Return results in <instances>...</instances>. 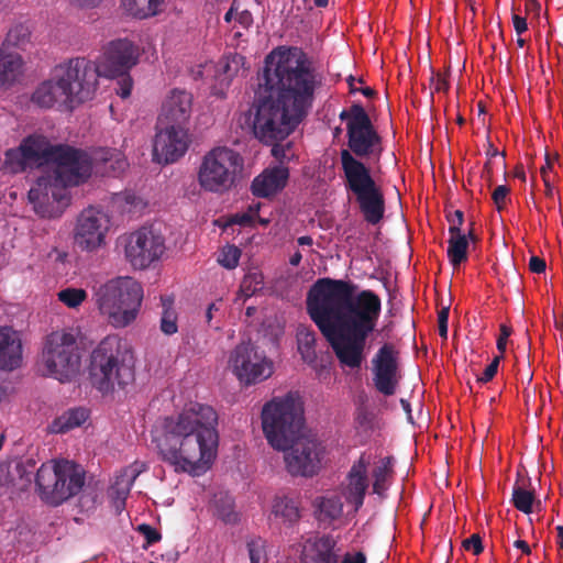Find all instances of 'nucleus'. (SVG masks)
Returning <instances> with one entry per match:
<instances>
[{"label":"nucleus","mask_w":563,"mask_h":563,"mask_svg":"<svg viewBox=\"0 0 563 563\" xmlns=\"http://www.w3.org/2000/svg\"><path fill=\"white\" fill-rule=\"evenodd\" d=\"M320 86L321 76L300 48L279 47L266 56L252 130L260 142L273 146L275 157H285V148L277 142L307 115Z\"/></svg>","instance_id":"1"},{"label":"nucleus","mask_w":563,"mask_h":563,"mask_svg":"<svg viewBox=\"0 0 563 563\" xmlns=\"http://www.w3.org/2000/svg\"><path fill=\"white\" fill-rule=\"evenodd\" d=\"M306 308L341 366L360 368L380 317V297L369 289L357 291L352 282L324 277L309 289Z\"/></svg>","instance_id":"2"},{"label":"nucleus","mask_w":563,"mask_h":563,"mask_svg":"<svg viewBox=\"0 0 563 563\" xmlns=\"http://www.w3.org/2000/svg\"><path fill=\"white\" fill-rule=\"evenodd\" d=\"M31 163L52 164L29 190V200L42 218H59L70 202L68 187L79 186L91 176L88 153L69 145H52L42 134H31L21 142Z\"/></svg>","instance_id":"3"},{"label":"nucleus","mask_w":563,"mask_h":563,"mask_svg":"<svg viewBox=\"0 0 563 563\" xmlns=\"http://www.w3.org/2000/svg\"><path fill=\"white\" fill-rule=\"evenodd\" d=\"M217 420L213 408L199 402H190L178 415L164 418L153 433L162 461L178 473L206 472L217 454Z\"/></svg>","instance_id":"4"},{"label":"nucleus","mask_w":563,"mask_h":563,"mask_svg":"<svg viewBox=\"0 0 563 563\" xmlns=\"http://www.w3.org/2000/svg\"><path fill=\"white\" fill-rule=\"evenodd\" d=\"M339 118L346 123L347 148L340 152L344 187L353 195L364 220L376 225L385 214V197L372 176L371 168L361 159L380 156L382 136L360 103L342 110Z\"/></svg>","instance_id":"5"},{"label":"nucleus","mask_w":563,"mask_h":563,"mask_svg":"<svg viewBox=\"0 0 563 563\" xmlns=\"http://www.w3.org/2000/svg\"><path fill=\"white\" fill-rule=\"evenodd\" d=\"M134 365L132 351L118 336L108 335L91 353L92 385L102 394L124 388L134 380Z\"/></svg>","instance_id":"6"},{"label":"nucleus","mask_w":563,"mask_h":563,"mask_svg":"<svg viewBox=\"0 0 563 563\" xmlns=\"http://www.w3.org/2000/svg\"><path fill=\"white\" fill-rule=\"evenodd\" d=\"M96 303L115 328L131 324L137 317L142 300V285L132 277H118L95 288Z\"/></svg>","instance_id":"7"},{"label":"nucleus","mask_w":563,"mask_h":563,"mask_svg":"<svg viewBox=\"0 0 563 563\" xmlns=\"http://www.w3.org/2000/svg\"><path fill=\"white\" fill-rule=\"evenodd\" d=\"M303 409L288 394L275 397L262 409V427L267 442L276 450L286 451L303 428Z\"/></svg>","instance_id":"8"},{"label":"nucleus","mask_w":563,"mask_h":563,"mask_svg":"<svg viewBox=\"0 0 563 563\" xmlns=\"http://www.w3.org/2000/svg\"><path fill=\"white\" fill-rule=\"evenodd\" d=\"M85 482L84 468L68 460L43 463L35 476L41 499L55 507L80 493Z\"/></svg>","instance_id":"9"},{"label":"nucleus","mask_w":563,"mask_h":563,"mask_svg":"<svg viewBox=\"0 0 563 563\" xmlns=\"http://www.w3.org/2000/svg\"><path fill=\"white\" fill-rule=\"evenodd\" d=\"M80 367V349L71 330H57L46 335L41 354L44 376L69 383L77 377Z\"/></svg>","instance_id":"10"},{"label":"nucleus","mask_w":563,"mask_h":563,"mask_svg":"<svg viewBox=\"0 0 563 563\" xmlns=\"http://www.w3.org/2000/svg\"><path fill=\"white\" fill-rule=\"evenodd\" d=\"M243 165V157L236 151L227 146L214 147L201 159L198 183L206 191L227 192L235 185Z\"/></svg>","instance_id":"11"},{"label":"nucleus","mask_w":563,"mask_h":563,"mask_svg":"<svg viewBox=\"0 0 563 563\" xmlns=\"http://www.w3.org/2000/svg\"><path fill=\"white\" fill-rule=\"evenodd\" d=\"M54 69L76 106L93 98L101 75L96 63L85 57H76L57 65Z\"/></svg>","instance_id":"12"},{"label":"nucleus","mask_w":563,"mask_h":563,"mask_svg":"<svg viewBox=\"0 0 563 563\" xmlns=\"http://www.w3.org/2000/svg\"><path fill=\"white\" fill-rule=\"evenodd\" d=\"M165 239L151 227H142L124 238V254L134 269H146L165 252Z\"/></svg>","instance_id":"13"},{"label":"nucleus","mask_w":563,"mask_h":563,"mask_svg":"<svg viewBox=\"0 0 563 563\" xmlns=\"http://www.w3.org/2000/svg\"><path fill=\"white\" fill-rule=\"evenodd\" d=\"M228 367L244 385L265 380L273 373L272 363L253 344L244 342L231 351Z\"/></svg>","instance_id":"14"},{"label":"nucleus","mask_w":563,"mask_h":563,"mask_svg":"<svg viewBox=\"0 0 563 563\" xmlns=\"http://www.w3.org/2000/svg\"><path fill=\"white\" fill-rule=\"evenodd\" d=\"M110 228V217L101 208L88 207L76 220L74 243L81 251L93 252L106 244V235Z\"/></svg>","instance_id":"15"},{"label":"nucleus","mask_w":563,"mask_h":563,"mask_svg":"<svg viewBox=\"0 0 563 563\" xmlns=\"http://www.w3.org/2000/svg\"><path fill=\"white\" fill-rule=\"evenodd\" d=\"M285 462L288 473L292 476L311 477L320 470L322 446L321 443L310 437L300 434L288 446Z\"/></svg>","instance_id":"16"},{"label":"nucleus","mask_w":563,"mask_h":563,"mask_svg":"<svg viewBox=\"0 0 563 563\" xmlns=\"http://www.w3.org/2000/svg\"><path fill=\"white\" fill-rule=\"evenodd\" d=\"M190 136L187 126L158 125L153 143V158L159 164H172L188 151Z\"/></svg>","instance_id":"17"},{"label":"nucleus","mask_w":563,"mask_h":563,"mask_svg":"<svg viewBox=\"0 0 563 563\" xmlns=\"http://www.w3.org/2000/svg\"><path fill=\"white\" fill-rule=\"evenodd\" d=\"M373 382L376 390L393 396L401 379L399 352L391 343L383 344L372 360Z\"/></svg>","instance_id":"18"},{"label":"nucleus","mask_w":563,"mask_h":563,"mask_svg":"<svg viewBox=\"0 0 563 563\" xmlns=\"http://www.w3.org/2000/svg\"><path fill=\"white\" fill-rule=\"evenodd\" d=\"M139 47L128 38L109 42L104 47L97 67L106 77L126 75L137 64Z\"/></svg>","instance_id":"19"},{"label":"nucleus","mask_w":563,"mask_h":563,"mask_svg":"<svg viewBox=\"0 0 563 563\" xmlns=\"http://www.w3.org/2000/svg\"><path fill=\"white\" fill-rule=\"evenodd\" d=\"M191 112L192 95L187 90L174 88L162 103L157 123L187 126Z\"/></svg>","instance_id":"20"},{"label":"nucleus","mask_w":563,"mask_h":563,"mask_svg":"<svg viewBox=\"0 0 563 563\" xmlns=\"http://www.w3.org/2000/svg\"><path fill=\"white\" fill-rule=\"evenodd\" d=\"M369 457L363 453L358 460L354 461L346 477L342 484V495L349 505L354 507V511L364 504V498L368 488L367 468Z\"/></svg>","instance_id":"21"},{"label":"nucleus","mask_w":563,"mask_h":563,"mask_svg":"<svg viewBox=\"0 0 563 563\" xmlns=\"http://www.w3.org/2000/svg\"><path fill=\"white\" fill-rule=\"evenodd\" d=\"M31 101L40 108L49 109L55 106L71 110L76 107L64 85L54 70L52 77L41 82L31 96Z\"/></svg>","instance_id":"22"},{"label":"nucleus","mask_w":563,"mask_h":563,"mask_svg":"<svg viewBox=\"0 0 563 563\" xmlns=\"http://www.w3.org/2000/svg\"><path fill=\"white\" fill-rule=\"evenodd\" d=\"M91 159V172L108 177H119L129 166L124 154L117 148H98L92 155L88 154Z\"/></svg>","instance_id":"23"},{"label":"nucleus","mask_w":563,"mask_h":563,"mask_svg":"<svg viewBox=\"0 0 563 563\" xmlns=\"http://www.w3.org/2000/svg\"><path fill=\"white\" fill-rule=\"evenodd\" d=\"M22 362V342L11 327H0V368L13 371Z\"/></svg>","instance_id":"24"},{"label":"nucleus","mask_w":563,"mask_h":563,"mask_svg":"<svg viewBox=\"0 0 563 563\" xmlns=\"http://www.w3.org/2000/svg\"><path fill=\"white\" fill-rule=\"evenodd\" d=\"M288 177L289 172L286 167L266 169L253 179L252 194L261 198L273 196L286 186Z\"/></svg>","instance_id":"25"},{"label":"nucleus","mask_w":563,"mask_h":563,"mask_svg":"<svg viewBox=\"0 0 563 563\" xmlns=\"http://www.w3.org/2000/svg\"><path fill=\"white\" fill-rule=\"evenodd\" d=\"M341 549L334 537L323 534L310 541L305 553V563H339Z\"/></svg>","instance_id":"26"},{"label":"nucleus","mask_w":563,"mask_h":563,"mask_svg":"<svg viewBox=\"0 0 563 563\" xmlns=\"http://www.w3.org/2000/svg\"><path fill=\"white\" fill-rule=\"evenodd\" d=\"M33 466L32 460H27L26 464L18 462L13 468L10 463H0V486L25 489L32 482V471L29 467Z\"/></svg>","instance_id":"27"},{"label":"nucleus","mask_w":563,"mask_h":563,"mask_svg":"<svg viewBox=\"0 0 563 563\" xmlns=\"http://www.w3.org/2000/svg\"><path fill=\"white\" fill-rule=\"evenodd\" d=\"M272 512L284 523L294 526L301 518L300 501L287 495H278L273 500Z\"/></svg>","instance_id":"28"},{"label":"nucleus","mask_w":563,"mask_h":563,"mask_svg":"<svg viewBox=\"0 0 563 563\" xmlns=\"http://www.w3.org/2000/svg\"><path fill=\"white\" fill-rule=\"evenodd\" d=\"M89 417L87 409L82 407L70 408L53 420L49 429L54 433H66L80 427Z\"/></svg>","instance_id":"29"},{"label":"nucleus","mask_w":563,"mask_h":563,"mask_svg":"<svg viewBox=\"0 0 563 563\" xmlns=\"http://www.w3.org/2000/svg\"><path fill=\"white\" fill-rule=\"evenodd\" d=\"M314 506L316 516L320 522L331 523L343 514V504L338 496L318 497Z\"/></svg>","instance_id":"30"},{"label":"nucleus","mask_w":563,"mask_h":563,"mask_svg":"<svg viewBox=\"0 0 563 563\" xmlns=\"http://www.w3.org/2000/svg\"><path fill=\"white\" fill-rule=\"evenodd\" d=\"M394 459L391 456H386L380 459L374 466L372 471L373 477V494L378 496H384L385 492L388 488V479L393 476L394 473Z\"/></svg>","instance_id":"31"},{"label":"nucleus","mask_w":563,"mask_h":563,"mask_svg":"<svg viewBox=\"0 0 563 563\" xmlns=\"http://www.w3.org/2000/svg\"><path fill=\"white\" fill-rule=\"evenodd\" d=\"M32 31L26 23H14L8 30L5 37L2 42V47L25 49L31 44Z\"/></svg>","instance_id":"32"},{"label":"nucleus","mask_w":563,"mask_h":563,"mask_svg":"<svg viewBox=\"0 0 563 563\" xmlns=\"http://www.w3.org/2000/svg\"><path fill=\"white\" fill-rule=\"evenodd\" d=\"M298 352L302 360L312 363L316 357V332L312 328L300 324L296 332Z\"/></svg>","instance_id":"33"},{"label":"nucleus","mask_w":563,"mask_h":563,"mask_svg":"<svg viewBox=\"0 0 563 563\" xmlns=\"http://www.w3.org/2000/svg\"><path fill=\"white\" fill-rule=\"evenodd\" d=\"M125 9L135 18L145 19L161 12L165 0H123Z\"/></svg>","instance_id":"34"},{"label":"nucleus","mask_w":563,"mask_h":563,"mask_svg":"<svg viewBox=\"0 0 563 563\" xmlns=\"http://www.w3.org/2000/svg\"><path fill=\"white\" fill-rule=\"evenodd\" d=\"M22 64L21 55L7 53L5 48L0 47V82L14 79L20 73Z\"/></svg>","instance_id":"35"},{"label":"nucleus","mask_w":563,"mask_h":563,"mask_svg":"<svg viewBox=\"0 0 563 563\" xmlns=\"http://www.w3.org/2000/svg\"><path fill=\"white\" fill-rule=\"evenodd\" d=\"M448 257L453 267H457L467 260L468 241L463 233L450 234L448 241Z\"/></svg>","instance_id":"36"},{"label":"nucleus","mask_w":563,"mask_h":563,"mask_svg":"<svg viewBox=\"0 0 563 563\" xmlns=\"http://www.w3.org/2000/svg\"><path fill=\"white\" fill-rule=\"evenodd\" d=\"M161 301L163 311L161 317L159 329L164 334L173 335L178 331L177 312L173 308L174 298L169 296H163L161 297Z\"/></svg>","instance_id":"37"},{"label":"nucleus","mask_w":563,"mask_h":563,"mask_svg":"<svg viewBox=\"0 0 563 563\" xmlns=\"http://www.w3.org/2000/svg\"><path fill=\"white\" fill-rule=\"evenodd\" d=\"M534 492L525 489L523 485H519L518 482L512 488L511 501L516 509L523 514H531L534 501Z\"/></svg>","instance_id":"38"},{"label":"nucleus","mask_w":563,"mask_h":563,"mask_svg":"<svg viewBox=\"0 0 563 563\" xmlns=\"http://www.w3.org/2000/svg\"><path fill=\"white\" fill-rule=\"evenodd\" d=\"M216 514L225 523H236L239 515L234 510L233 499L225 495L216 498L214 500Z\"/></svg>","instance_id":"39"},{"label":"nucleus","mask_w":563,"mask_h":563,"mask_svg":"<svg viewBox=\"0 0 563 563\" xmlns=\"http://www.w3.org/2000/svg\"><path fill=\"white\" fill-rule=\"evenodd\" d=\"M27 163L30 162L24 156L21 145L18 148H10L5 152L4 166L10 173L23 172Z\"/></svg>","instance_id":"40"},{"label":"nucleus","mask_w":563,"mask_h":563,"mask_svg":"<svg viewBox=\"0 0 563 563\" xmlns=\"http://www.w3.org/2000/svg\"><path fill=\"white\" fill-rule=\"evenodd\" d=\"M58 300L66 305L68 308H77L82 303L87 297V292L81 288H66L58 294Z\"/></svg>","instance_id":"41"},{"label":"nucleus","mask_w":563,"mask_h":563,"mask_svg":"<svg viewBox=\"0 0 563 563\" xmlns=\"http://www.w3.org/2000/svg\"><path fill=\"white\" fill-rule=\"evenodd\" d=\"M244 64V57L240 54L228 56L221 64L220 70L225 78L231 80L235 77Z\"/></svg>","instance_id":"42"},{"label":"nucleus","mask_w":563,"mask_h":563,"mask_svg":"<svg viewBox=\"0 0 563 563\" xmlns=\"http://www.w3.org/2000/svg\"><path fill=\"white\" fill-rule=\"evenodd\" d=\"M241 257V250L235 245H227L222 249L221 254L218 257V262L221 266L233 269L239 265Z\"/></svg>","instance_id":"43"},{"label":"nucleus","mask_w":563,"mask_h":563,"mask_svg":"<svg viewBox=\"0 0 563 563\" xmlns=\"http://www.w3.org/2000/svg\"><path fill=\"white\" fill-rule=\"evenodd\" d=\"M263 287V278L261 274L251 273L247 274L241 284V291L245 297L253 296L256 291Z\"/></svg>","instance_id":"44"},{"label":"nucleus","mask_w":563,"mask_h":563,"mask_svg":"<svg viewBox=\"0 0 563 563\" xmlns=\"http://www.w3.org/2000/svg\"><path fill=\"white\" fill-rule=\"evenodd\" d=\"M251 563H260L265 556V540L256 537L252 538L246 543Z\"/></svg>","instance_id":"45"},{"label":"nucleus","mask_w":563,"mask_h":563,"mask_svg":"<svg viewBox=\"0 0 563 563\" xmlns=\"http://www.w3.org/2000/svg\"><path fill=\"white\" fill-rule=\"evenodd\" d=\"M509 192L510 189L505 185H499L494 189L492 199L498 211H503L506 208Z\"/></svg>","instance_id":"46"},{"label":"nucleus","mask_w":563,"mask_h":563,"mask_svg":"<svg viewBox=\"0 0 563 563\" xmlns=\"http://www.w3.org/2000/svg\"><path fill=\"white\" fill-rule=\"evenodd\" d=\"M137 531L144 537L146 544L144 548L146 549L148 545H152L162 539V534L155 528L150 525L142 523L137 527Z\"/></svg>","instance_id":"47"},{"label":"nucleus","mask_w":563,"mask_h":563,"mask_svg":"<svg viewBox=\"0 0 563 563\" xmlns=\"http://www.w3.org/2000/svg\"><path fill=\"white\" fill-rule=\"evenodd\" d=\"M431 84L433 85V92H448L450 89V84L448 80V74L437 73L433 69L431 70Z\"/></svg>","instance_id":"48"},{"label":"nucleus","mask_w":563,"mask_h":563,"mask_svg":"<svg viewBox=\"0 0 563 563\" xmlns=\"http://www.w3.org/2000/svg\"><path fill=\"white\" fill-rule=\"evenodd\" d=\"M503 358V355L495 356L492 363L485 368L483 374L481 376H477V382L481 384H486L490 382L497 374L499 363Z\"/></svg>","instance_id":"49"},{"label":"nucleus","mask_w":563,"mask_h":563,"mask_svg":"<svg viewBox=\"0 0 563 563\" xmlns=\"http://www.w3.org/2000/svg\"><path fill=\"white\" fill-rule=\"evenodd\" d=\"M449 227V234L462 233L461 227L464 221V213L461 210H455L453 213L446 216Z\"/></svg>","instance_id":"50"},{"label":"nucleus","mask_w":563,"mask_h":563,"mask_svg":"<svg viewBox=\"0 0 563 563\" xmlns=\"http://www.w3.org/2000/svg\"><path fill=\"white\" fill-rule=\"evenodd\" d=\"M462 545L466 551H472L474 555H479L484 551L482 538L477 533L465 539Z\"/></svg>","instance_id":"51"},{"label":"nucleus","mask_w":563,"mask_h":563,"mask_svg":"<svg viewBox=\"0 0 563 563\" xmlns=\"http://www.w3.org/2000/svg\"><path fill=\"white\" fill-rule=\"evenodd\" d=\"M511 333H512L511 327L504 324V323L500 324L499 335H498V339L496 342L497 350L500 353L499 355L504 356V353L506 352V347H507V342H508V339L511 335Z\"/></svg>","instance_id":"52"},{"label":"nucleus","mask_w":563,"mask_h":563,"mask_svg":"<svg viewBox=\"0 0 563 563\" xmlns=\"http://www.w3.org/2000/svg\"><path fill=\"white\" fill-rule=\"evenodd\" d=\"M449 307H443L438 314V329L439 335L446 340L448 339V320H449Z\"/></svg>","instance_id":"53"},{"label":"nucleus","mask_w":563,"mask_h":563,"mask_svg":"<svg viewBox=\"0 0 563 563\" xmlns=\"http://www.w3.org/2000/svg\"><path fill=\"white\" fill-rule=\"evenodd\" d=\"M547 268L545 261L539 256H531L529 261V269L532 273L541 274L544 273Z\"/></svg>","instance_id":"54"},{"label":"nucleus","mask_w":563,"mask_h":563,"mask_svg":"<svg viewBox=\"0 0 563 563\" xmlns=\"http://www.w3.org/2000/svg\"><path fill=\"white\" fill-rule=\"evenodd\" d=\"M236 21L245 29L250 27L253 23L252 13L246 9H240L236 13Z\"/></svg>","instance_id":"55"},{"label":"nucleus","mask_w":563,"mask_h":563,"mask_svg":"<svg viewBox=\"0 0 563 563\" xmlns=\"http://www.w3.org/2000/svg\"><path fill=\"white\" fill-rule=\"evenodd\" d=\"M119 89L117 90V93L122 98V99H125L128 97H130L131 95V90H132V80L130 77H124L120 82H119Z\"/></svg>","instance_id":"56"},{"label":"nucleus","mask_w":563,"mask_h":563,"mask_svg":"<svg viewBox=\"0 0 563 563\" xmlns=\"http://www.w3.org/2000/svg\"><path fill=\"white\" fill-rule=\"evenodd\" d=\"M367 559L363 552L345 553L340 563H366Z\"/></svg>","instance_id":"57"},{"label":"nucleus","mask_w":563,"mask_h":563,"mask_svg":"<svg viewBox=\"0 0 563 563\" xmlns=\"http://www.w3.org/2000/svg\"><path fill=\"white\" fill-rule=\"evenodd\" d=\"M102 0H69V2L80 9H92L98 7Z\"/></svg>","instance_id":"58"},{"label":"nucleus","mask_w":563,"mask_h":563,"mask_svg":"<svg viewBox=\"0 0 563 563\" xmlns=\"http://www.w3.org/2000/svg\"><path fill=\"white\" fill-rule=\"evenodd\" d=\"M512 23L517 34H522L528 29L526 18H522L520 15L514 14Z\"/></svg>","instance_id":"59"},{"label":"nucleus","mask_w":563,"mask_h":563,"mask_svg":"<svg viewBox=\"0 0 563 563\" xmlns=\"http://www.w3.org/2000/svg\"><path fill=\"white\" fill-rule=\"evenodd\" d=\"M241 9V2L240 0H233L230 9L228 10V12L224 14V21L230 23L232 21L233 18L236 19V13L238 11Z\"/></svg>","instance_id":"60"},{"label":"nucleus","mask_w":563,"mask_h":563,"mask_svg":"<svg viewBox=\"0 0 563 563\" xmlns=\"http://www.w3.org/2000/svg\"><path fill=\"white\" fill-rule=\"evenodd\" d=\"M501 155L505 158V152H499L497 147L494 146V144L490 141V137L487 136V148H486V156L490 161L492 158Z\"/></svg>","instance_id":"61"},{"label":"nucleus","mask_w":563,"mask_h":563,"mask_svg":"<svg viewBox=\"0 0 563 563\" xmlns=\"http://www.w3.org/2000/svg\"><path fill=\"white\" fill-rule=\"evenodd\" d=\"M514 547L521 550V552L526 555L531 554V548L525 540H516L514 542Z\"/></svg>","instance_id":"62"},{"label":"nucleus","mask_w":563,"mask_h":563,"mask_svg":"<svg viewBox=\"0 0 563 563\" xmlns=\"http://www.w3.org/2000/svg\"><path fill=\"white\" fill-rule=\"evenodd\" d=\"M252 220H253V218L251 214L242 213V214L235 216L234 222L239 223L241 225H246V224H250L252 222Z\"/></svg>","instance_id":"63"},{"label":"nucleus","mask_w":563,"mask_h":563,"mask_svg":"<svg viewBox=\"0 0 563 563\" xmlns=\"http://www.w3.org/2000/svg\"><path fill=\"white\" fill-rule=\"evenodd\" d=\"M214 311H219V307L216 302H212L208 306L207 311H206V320L208 323H210V321L212 320Z\"/></svg>","instance_id":"64"}]
</instances>
